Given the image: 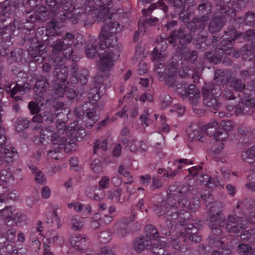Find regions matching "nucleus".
<instances>
[{"mask_svg": "<svg viewBox=\"0 0 255 255\" xmlns=\"http://www.w3.org/2000/svg\"><path fill=\"white\" fill-rule=\"evenodd\" d=\"M122 190L120 188L117 189L114 191H109L108 198L110 200H115L119 203H123L125 200V197L121 198Z\"/></svg>", "mask_w": 255, "mask_h": 255, "instance_id": "ea45409f", "label": "nucleus"}, {"mask_svg": "<svg viewBox=\"0 0 255 255\" xmlns=\"http://www.w3.org/2000/svg\"><path fill=\"white\" fill-rule=\"evenodd\" d=\"M69 17V20H70L73 24H76L81 20H84L85 18L86 17V14L84 12H75L74 11H70Z\"/></svg>", "mask_w": 255, "mask_h": 255, "instance_id": "72a5a7b5", "label": "nucleus"}, {"mask_svg": "<svg viewBox=\"0 0 255 255\" xmlns=\"http://www.w3.org/2000/svg\"><path fill=\"white\" fill-rule=\"evenodd\" d=\"M212 5L211 2H206L200 4L197 7V11L201 16L206 17L208 20L210 19L212 11Z\"/></svg>", "mask_w": 255, "mask_h": 255, "instance_id": "cd10ccee", "label": "nucleus"}, {"mask_svg": "<svg viewBox=\"0 0 255 255\" xmlns=\"http://www.w3.org/2000/svg\"><path fill=\"white\" fill-rule=\"evenodd\" d=\"M241 158L243 161L255 167V145L242 153Z\"/></svg>", "mask_w": 255, "mask_h": 255, "instance_id": "a878e982", "label": "nucleus"}, {"mask_svg": "<svg viewBox=\"0 0 255 255\" xmlns=\"http://www.w3.org/2000/svg\"><path fill=\"white\" fill-rule=\"evenodd\" d=\"M89 75V72L86 69H82L76 76V78L78 81L81 84L83 87L87 82V77Z\"/></svg>", "mask_w": 255, "mask_h": 255, "instance_id": "49530a36", "label": "nucleus"}, {"mask_svg": "<svg viewBox=\"0 0 255 255\" xmlns=\"http://www.w3.org/2000/svg\"><path fill=\"white\" fill-rule=\"evenodd\" d=\"M238 251L243 255H255V251H254V249L249 244H240Z\"/></svg>", "mask_w": 255, "mask_h": 255, "instance_id": "e433bc0d", "label": "nucleus"}, {"mask_svg": "<svg viewBox=\"0 0 255 255\" xmlns=\"http://www.w3.org/2000/svg\"><path fill=\"white\" fill-rule=\"evenodd\" d=\"M133 248L137 253H141L144 249L151 248V242L143 236L136 238L133 242Z\"/></svg>", "mask_w": 255, "mask_h": 255, "instance_id": "5701e85b", "label": "nucleus"}, {"mask_svg": "<svg viewBox=\"0 0 255 255\" xmlns=\"http://www.w3.org/2000/svg\"><path fill=\"white\" fill-rule=\"evenodd\" d=\"M244 25L255 27V13L254 11H249L245 14Z\"/></svg>", "mask_w": 255, "mask_h": 255, "instance_id": "4c0bfd02", "label": "nucleus"}, {"mask_svg": "<svg viewBox=\"0 0 255 255\" xmlns=\"http://www.w3.org/2000/svg\"><path fill=\"white\" fill-rule=\"evenodd\" d=\"M48 12L45 6H40L36 11L27 10L24 14L26 22H34L35 21H44L48 17Z\"/></svg>", "mask_w": 255, "mask_h": 255, "instance_id": "2eb2a0df", "label": "nucleus"}, {"mask_svg": "<svg viewBox=\"0 0 255 255\" xmlns=\"http://www.w3.org/2000/svg\"><path fill=\"white\" fill-rule=\"evenodd\" d=\"M242 203L239 201L237 205L234 210V216L236 218L242 220L247 218L246 214L242 211V209L241 208Z\"/></svg>", "mask_w": 255, "mask_h": 255, "instance_id": "8fccbe9b", "label": "nucleus"}, {"mask_svg": "<svg viewBox=\"0 0 255 255\" xmlns=\"http://www.w3.org/2000/svg\"><path fill=\"white\" fill-rule=\"evenodd\" d=\"M169 38L171 39L168 41L171 44L178 41L179 43L183 47L190 43L192 39L191 35L187 33L184 27H180L178 29L172 31Z\"/></svg>", "mask_w": 255, "mask_h": 255, "instance_id": "9d476101", "label": "nucleus"}, {"mask_svg": "<svg viewBox=\"0 0 255 255\" xmlns=\"http://www.w3.org/2000/svg\"><path fill=\"white\" fill-rule=\"evenodd\" d=\"M26 39L27 40L29 45L28 48L29 54L33 57L35 61L38 60L36 57L38 56H41L45 53L46 45L43 42L38 41L34 37L25 36L23 39L24 42Z\"/></svg>", "mask_w": 255, "mask_h": 255, "instance_id": "0eeeda50", "label": "nucleus"}, {"mask_svg": "<svg viewBox=\"0 0 255 255\" xmlns=\"http://www.w3.org/2000/svg\"><path fill=\"white\" fill-rule=\"evenodd\" d=\"M219 128L218 123L216 121H213L206 126L205 131L206 134L209 136H214V137H215V134H216Z\"/></svg>", "mask_w": 255, "mask_h": 255, "instance_id": "c9c22d12", "label": "nucleus"}, {"mask_svg": "<svg viewBox=\"0 0 255 255\" xmlns=\"http://www.w3.org/2000/svg\"><path fill=\"white\" fill-rule=\"evenodd\" d=\"M48 38L46 40L48 45L52 48V53L54 55H57L62 53L66 59H70L73 57V49H70L67 47L61 39H56L51 30H48L46 32Z\"/></svg>", "mask_w": 255, "mask_h": 255, "instance_id": "39448f33", "label": "nucleus"}, {"mask_svg": "<svg viewBox=\"0 0 255 255\" xmlns=\"http://www.w3.org/2000/svg\"><path fill=\"white\" fill-rule=\"evenodd\" d=\"M221 93L219 86L213 84L206 85L202 89L204 105L213 111H218L221 106L218 96Z\"/></svg>", "mask_w": 255, "mask_h": 255, "instance_id": "20e7f679", "label": "nucleus"}, {"mask_svg": "<svg viewBox=\"0 0 255 255\" xmlns=\"http://www.w3.org/2000/svg\"><path fill=\"white\" fill-rule=\"evenodd\" d=\"M112 239V233L108 230L102 232L100 236V241L103 243L109 242Z\"/></svg>", "mask_w": 255, "mask_h": 255, "instance_id": "052dcab7", "label": "nucleus"}, {"mask_svg": "<svg viewBox=\"0 0 255 255\" xmlns=\"http://www.w3.org/2000/svg\"><path fill=\"white\" fill-rule=\"evenodd\" d=\"M47 6L51 12L54 14L52 20V25L49 28L54 34L59 35V27L57 23L64 22L69 19L70 11V8L72 6L71 0H49L46 1Z\"/></svg>", "mask_w": 255, "mask_h": 255, "instance_id": "f03ea898", "label": "nucleus"}, {"mask_svg": "<svg viewBox=\"0 0 255 255\" xmlns=\"http://www.w3.org/2000/svg\"><path fill=\"white\" fill-rule=\"evenodd\" d=\"M190 13L187 11L183 10L179 13V19L180 21L184 23L189 22L190 21Z\"/></svg>", "mask_w": 255, "mask_h": 255, "instance_id": "338daca9", "label": "nucleus"}, {"mask_svg": "<svg viewBox=\"0 0 255 255\" xmlns=\"http://www.w3.org/2000/svg\"><path fill=\"white\" fill-rule=\"evenodd\" d=\"M88 99L89 102L75 108L74 114L78 119L84 120L87 128H91L99 120L98 116L96 115V110L98 107L96 102L100 100V97L96 89L90 90Z\"/></svg>", "mask_w": 255, "mask_h": 255, "instance_id": "f257e3e1", "label": "nucleus"}, {"mask_svg": "<svg viewBox=\"0 0 255 255\" xmlns=\"http://www.w3.org/2000/svg\"><path fill=\"white\" fill-rule=\"evenodd\" d=\"M222 204L219 202L213 203L208 212L209 221L220 227H224L226 224L225 217L221 213Z\"/></svg>", "mask_w": 255, "mask_h": 255, "instance_id": "1a4fd4ad", "label": "nucleus"}, {"mask_svg": "<svg viewBox=\"0 0 255 255\" xmlns=\"http://www.w3.org/2000/svg\"><path fill=\"white\" fill-rule=\"evenodd\" d=\"M209 243L213 247L223 249L225 247L224 242L221 240L220 238L214 236L209 237Z\"/></svg>", "mask_w": 255, "mask_h": 255, "instance_id": "a18cd8bd", "label": "nucleus"}, {"mask_svg": "<svg viewBox=\"0 0 255 255\" xmlns=\"http://www.w3.org/2000/svg\"><path fill=\"white\" fill-rule=\"evenodd\" d=\"M85 50L86 56L89 58H94L96 54L99 56V53L103 51H101L99 42H98L96 40H91L86 45Z\"/></svg>", "mask_w": 255, "mask_h": 255, "instance_id": "4be33fe9", "label": "nucleus"}, {"mask_svg": "<svg viewBox=\"0 0 255 255\" xmlns=\"http://www.w3.org/2000/svg\"><path fill=\"white\" fill-rule=\"evenodd\" d=\"M232 29L233 31H235V35H234L235 38H238L243 36L245 41H251L253 40L255 37V31L254 29H249L245 33L237 32L235 28H232Z\"/></svg>", "mask_w": 255, "mask_h": 255, "instance_id": "473e14b6", "label": "nucleus"}, {"mask_svg": "<svg viewBox=\"0 0 255 255\" xmlns=\"http://www.w3.org/2000/svg\"><path fill=\"white\" fill-rule=\"evenodd\" d=\"M117 56L114 51L109 50L107 48L102 52L99 53L100 58L99 68L102 72L110 71L114 66V59Z\"/></svg>", "mask_w": 255, "mask_h": 255, "instance_id": "9b49d317", "label": "nucleus"}, {"mask_svg": "<svg viewBox=\"0 0 255 255\" xmlns=\"http://www.w3.org/2000/svg\"><path fill=\"white\" fill-rule=\"evenodd\" d=\"M52 143V147L47 152V155L55 159L58 158L54 156V154L59 152L60 150L62 149L64 145L67 142V138L63 134H59L57 132H54L50 138Z\"/></svg>", "mask_w": 255, "mask_h": 255, "instance_id": "f8f14e48", "label": "nucleus"}, {"mask_svg": "<svg viewBox=\"0 0 255 255\" xmlns=\"http://www.w3.org/2000/svg\"><path fill=\"white\" fill-rule=\"evenodd\" d=\"M83 226V223L80 221L79 218L73 217L72 219V228L74 230H80Z\"/></svg>", "mask_w": 255, "mask_h": 255, "instance_id": "e2e57ef3", "label": "nucleus"}, {"mask_svg": "<svg viewBox=\"0 0 255 255\" xmlns=\"http://www.w3.org/2000/svg\"><path fill=\"white\" fill-rule=\"evenodd\" d=\"M62 41H64V43L66 45L68 49H73L72 46L74 44L75 42V35L70 32H67L65 34L62 39Z\"/></svg>", "mask_w": 255, "mask_h": 255, "instance_id": "de8ad7c7", "label": "nucleus"}, {"mask_svg": "<svg viewBox=\"0 0 255 255\" xmlns=\"http://www.w3.org/2000/svg\"><path fill=\"white\" fill-rule=\"evenodd\" d=\"M49 75H40L37 77L35 84L33 88L37 96L42 98L44 94L47 91L49 87Z\"/></svg>", "mask_w": 255, "mask_h": 255, "instance_id": "4468645a", "label": "nucleus"}, {"mask_svg": "<svg viewBox=\"0 0 255 255\" xmlns=\"http://www.w3.org/2000/svg\"><path fill=\"white\" fill-rule=\"evenodd\" d=\"M228 137V133L222 128H219L215 134L214 139L217 141H224Z\"/></svg>", "mask_w": 255, "mask_h": 255, "instance_id": "bf43d9fd", "label": "nucleus"}, {"mask_svg": "<svg viewBox=\"0 0 255 255\" xmlns=\"http://www.w3.org/2000/svg\"><path fill=\"white\" fill-rule=\"evenodd\" d=\"M56 128L57 131L59 133H61L62 134H63L65 131L69 130V128L67 127L65 123L59 120L56 121Z\"/></svg>", "mask_w": 255, "mask_h": 255, "instance_id": "680f3d73", "label": "nucleus"}, {"mask_svg": "<svg viewBox=\"0 0 255 255\" xmlns=\"http://www.w3.org/2000/svg\"><path fill=\"white\" fill-rule=\"evenodd\" d=\"M214 80L217 82H228L229 80V75L226 71L217 69L215 71Z\"/></svg>", "mask_w": 255, "mask_h": 255, "instance_id": "f704fd0d", "label": "nucleus"}, {"mask_svg": "<svg viewBox=\"0 0 255 255\" xmlns=\"http://www.w3.org/2000/svg\"><path fill=\"white\" fill-rule=\"evenodd\" d=\"M61 57H56L53 63L54 64V70L53 71V75L55 80L53 81H59L60 82L66 81V78L68 75L67 68L63 64H56L57 61H61Z\"/></svg>", "mask_w": 255, "mask_h": 255, "instance_id": "a211bd4d", "label": "nucleus"}, {"mask_svg": "<svg viewBox=\"0 0 255 255\" xmlns=\"http://www.w3.org/2000/svg\"><path fill=\"white\" fill-rule=\"evenodd\" d=\"M53 90L55 95L58 97H63L64 94L67 91L68 82L53 81Z\"/></svg>", "mask_w": 255, "mask_h": 255, "instance_id": "393cba45", "label": "nucleus"}, {"mask_svg": "<svg viewBox=\"0 0 255 255\" xmlns=\"http://www.w3.org/2000/svg\"><path fill=\"white\" fill-rule=\"evenodd\" d=\"M54 133L50 127L44 128L40 131V138L44 141L46 140H50V138H51V136Z\"/></svg>", "mask_w": 255, "mask_h": 255, "instance_id": "37998d69", "label": "nucleus"}, {"mask_svg": "<svg viewBox=\"0 0 255 255\" xmlns=\"http://www.w3.org/2000/svg\"><path fill=\"white\" fill-rule=\"evenodd\" d=\"M122 27L117 22H114L111 25H104L101 30L99 36V45L101 48V51L109 48L111 51H118V38L114 35L121 31Z\"/></svg>", "mask_w": 255, "mask_h": 255, "instance_id": "7ed1b4c3", "label": "nucleus"}, {"mask_svg": "<svg viewBox=\"0 0 255 255\" xmlns=\"http://www.w3.org/2000/svg\"><path fill=\"white\" fill-rule=\"evenodd\" d=\"M225 225V229L227 231L238 234L243 230V220L236 218L233 215H229Z\"/></svg>", "mask_w": 255, "mask_h": 255, "instance_id": "dca6fc26", "label": "nucleus"}, {"mask_svg": "<svg viewBox=\"0 0 255 255\" xmlns=\"http://www.w3.org/2000/svg\"><path fill=\"white\" fill-rule=\"evenodd\" d=\"M41 114L43 120H44L46 122L51 124L54 122L55 115L50 109L45 110Z\"/></svg>", "mask_w": 255, "mask_h": 255, "instance_id": "603ef678", "label": "nucleus"}, {"mask_svg": "<svg viewBox=\"0 0 255 255\" xmlns=\"http://www.w3.org/2000/svg\"><path fill=\"white\" fill-rule=\"evenodd\" d=\"M15 28L14 24L10 23L8 25H6L3 28L0 29V43L7 42V45H11L10 40Z\"/></svg>", "mask_w": 255, "mask_h": 255, "instance_id": "412c9836", "label": "nucleus"}, {"mask_svg": "<svg viewBox=\"0 0 255 255\" xmlns=\"http://www.w3.org/2000/svg\"><path fill=\"white\" fill-rule=\"evenodd\" d=\"M0 215L5 218V223L7 226H12L18 221L19 216L17 213L13 214L11 206L1 209Z\"/></svg>", "mask_w": 255, "mask_h": 255, "instance_id": "aec40b11", "label": "nucleus"}, {"mask_svg": "<svg viewBox=\"0 0 255 255\" xmlns=\"http://www.w3.org/2000/svg\"><path fill=\"white\" fill-rule=\"evenodd\" d=\"M160 47H158V46H155L154 48L152 53L153 60L159 61L165 57L166 55L163 53L164 51H160Z\"/></svg>", "mask_w": 255, "mask_h": 255, "instance_id": "09e8293b", "label": "nucleus"}, {"mask_svg": "<svg viewBox=\"0 0 255 255\" xmlns=\"http://www.w3.org/2000/svg\"><path fill=\"white\" fill-rule=\"evenodd\" d=\"M165 76L175 77L177 74V69L174 65H168L166 68Z\"/></svg>", "mask_w": 255, "mask_h": 255, "instance_id": "69168bd1", "label": "nucleus"}, {"mask_svg": "<svg viewBox=\"0 0 255 255\" xmlns=\"http://www.w3.org/2000/svg\"><path fill=\"white\" fill-rule=\"evenodd\" d=\"M110 76L109 72H105L101 73H99L94 78V82L95 85V87L93 89H96L98 90V87L101 85L104 82L105 78H108ZM98 92V90H97ZM99 94V93L98 92Z\"/></svg>", "mask_w": 255, "mask_h": 255, "instance_id": "58836bf2", "label": "nucleus"}, {"mask_svg": "<svg viewBox=\"0 0 255 255\" xmlns=\"http://www.w3.org/2000/svg\"><path fill=\"white\" fill-rule=\"evenodd\" d=\"M28 108L32 115L37 114L40 111L39 104L34 101H31L28 103Z\"/></svg>", "mask_w": 255, "mask_h": 255, "instance_id": "13d9d810", "label": "nucleus"}, {"mask_svg": "<svg viewBox=\"0 0 255 255\" xmlns=\"http://www.w3.org/2000/svg\"><path fill=\"white\" fill-rule=\"evenodd\" d=\"M201 197L207 206H211L213 203L215 202H214L212 195L210 193H208L206 194H202Z\"/></svg>", "mask_w": 255, "mask_h": 255, "instance_id": "774afa93", "label": "nucleus"}, {"mask_svg": "<svg viewBox=\"0 0 255 255\" xmlns=\"http://www.w3.org/2000/svg\"><path fill=\"white\" fill-rule=\"evenodd\" d=\"M215 6L217 8V12L220 13H225L226 15L234 13V9L227 6L225 3V0H213Z\"/></svg>", "mask_w": 255, "mask_h": 255, "instance_id": "bb28decb", "label": "nucleus"}, {"mask_svg": "<svg viewBox=\"0 0 255 255\" xmlns=\"http://www.w3.org/2000/svg\"><path fill=\"white\" fill-rule=\"evenodd\" d=\"M93 154H96L98 153V150L101 148L104 151H106L108 147V143L107 139H104L102 143L99 140H96L93 144Z\"/></svg>", "mask_w": 255, "mask_h": 255, "instance_id": "c03bdc74", "label": "nucleus"}, {"mask_svg": "<svg viewBox=\"0 0 255 255\" xmlns=\"http://www.w3.org/2000/svg\"><path fill=\"white\" fill-rule=\"evenodd\" d=\"M86 238L82 235H74L70 238V243L76 250H79L86 242Z\"/></svg>", "mask_w": 255, "mask_h": 255, "instance_id": "2f4dec72", "label": "nucleus"}, {"mask_svg": "<svg viewBox=\"0 0 255 255\" xmlns=\"http://www.w3.org/2000/svg\"><path fill=\"white\" fill-rule=\"evenodd\" d=\"M186 132L188 134V140L190 141H194L196 136L199 133V130L195 128L193 129L192 126L187 129Z\"/></svg>", "mask_w": 255, "mask_h": 255, "instance_id": "4d7b16f0", "label": "nucleus"}, {"mask_svg": "<svg viewBox=\"0 0 255 255\" xmlns=\"http://www.w3.org/2000/svg\"><path fill=\"white\" fill-rule=\"evenodd\" d=\"M14 7L8 1H4L0 5V18L1 21H4L6 17H8L13 11Z\"/></svg>", "mask_w": 255, "mask_h": 255, "instance_id": "b1692460", "label": "nucleus"}, {"mask_svg": "<svg viewBox=\"0 0 255 255\" xmlns=\"http://www.w3.org/2000/svg\"><path fill=\"white\" fill-rule=\"evenodd\" d=\"M240 202L247 209L251 210L255 209V202L251 199H246L243 201H240Z\"/></svg>", "mask_w": 255, "mask_h": 255, "instance_id": "0e129e2a", "label": "nucleus"}, {"mask_svg": "<svg viewBox=\"0 0 255 255\" xmlns=\"http://www.w3.org/2000/svg\"><path fill=\"white\" fill-rule=\"evenodd\" d=\"M208 39V35L206 32L200 31L196 36L195 41L196 48L204 51L207 49V44L206 41Z\"/></svg>", "mask_w": 255, "mask_h": 255, "instance_id": "c85d7f7f", "label": "nucleus"}, {"mask_svg": "<svg viewBox=\"0 0 255 255\" xmlns=\"http://www.w3.org/2000/svg\"><path fill=\"white\" fill-rule=\"evenodd\" d=\"M209 20L206 16H194L189 22H188L186 27L190 32H195L197 30L204 29Z\"/></svg>", "mask_w": 255, "mask_h": 255, "instance_id": "f3484780", "label": "nucleus"}, {"mask_svg": "<svg viewBox=\"0 0 255 255\" xmlns=\"http://www.w3.org/2000/svg\"><path fill=\"white\" fill-rule=\"evenodd\" d=\"M145 147V145L142 141H138L136 140L133 139L129 143V149L131 152H135L139 148L145 151L146 150Z\"/></svg>", "mask_w": 255, "mask_h": 255, "instance_id": "79ce46f5", "label": "nucleus"}, {"mask_svg": "<svg viewBox=\"0 0 255 255\" xmlns=\"http://www.w3.org/2000/svg\"><path fill=\"white\" fill-rule=\"evenodd\" d=\"M226 14L216 12L212 17L208 25V30L210 33L216 34L219 32L225 25Z\"/></svg>", "mask_w": 255, "mask_h": 255, "instance_id": "ddd939ff", "label": "nucleus"}, {"mask_svg": "<svg viewBox=\"0 0 255 255\" xmlns=\"http://www.w3.org/2000/svg\"><path fill=\"white\" fill-rule=\"evenodd\" d=\"M30 122L26 119L19 118L15 124L16 130L20 132L29 127Z\"/></svg>", "mask_w": 255, "mask_h": 255, "instance_id": "a19ab883", "label": "nucleus"}, {"mask_svg": "<svg viewBox=\"0 0 255 255\" xmlns=\"http://www.w3.org/2000/svg\"><path fill=\"white\" fill-rule=\"evenodd\" d=\"M168 203L169 202H167V201H165L163 200L161 203L160 207L155 205L156 208L154 209L155 213L159 216L164 214L165 213L166 209H167L168 206L169 205Z\"/></svg>", "mask_w": 255, "mask_h": 255, "instance_id": "5fc2aeb1", "label": "nucleus"}, {"mask_svg": "<svg viewBox=\"0 0 255 255\" xmlns=\"http://www.w3.org/2000/svg\"><path fill=\"white\" fill-rule=\"evenodd\" d=\"M182 96L183 98L187 99L194 106H196L200 101L199 90L194 85H190L185 89Z\"/></svg>", "mask_w": 255, "mask_h": 255, "instance_id": "6ab92c4d", "label": "nucleus"}, {"mask_svg": "<svg viewBox=\"0 0 255 255\" xmlns=\"http://www.w3.org/2000/svg\"><path fill=\"white\" fill-rule=\"evenodd\" d=\"M254 106H255V101L254 99H251L246 102L240 103L236 101L234 103H229L227 105V109L229 112H233L236 116H238L250 114V107Z\"/></svg>", "mask_w": 255, "mask_h": 255, "instance_id": "6e6552de", "label": "nucleus"}, {"mask_svg": "<svg viewBox=\"0 0 255 255\" xmlns=\"http://www.w3.org/2000/svg\"><path fill=\"white\" fill-rule=\"evenodd\" d=\"M166 68L164 64L161 63H157L154 65V71L157 74L159 78H162L165 73Z\"/></svg>", "mask_w": 255, "mask_h": 255, "instance_id": "6e6d98bb", "label": "nucleus"}, {"mask_svg": "<svg viewBox=\"0 0 255 255\" xmlns=\"http://www.w3.org/2000/svg\"><path fill=\"white\" fill-rule=\"evenodd\" d=\"M223 98L227 101L226 103V107L229 103H234L237 101V97L233 94V92L230 90H227L224 92Z\"/></svg>", "mask_w": 255, "mask_h": 255, "instance_id": "3c124183", "label": "nucleus"}, {"mask_svg": "<svg viewBox=\"0 0 255 255\" xmlns=\"http://www.w3.org/2000/svg\"><path fill=\"white\" fill-rule=\"evenodd\" d=\"M146 236L145 237L149 241L156 242L159 238V233L157 230L151 225H147L145 227Z\"/></svg>", "mask_w": 255, "mask_h": 255, "instance_id": "7c9ffc66", "label": "nucleus"}, {"mask_svg": "<svg viewBox=\"0 0 255 255\" xmlns=\"http://www.w3.org/2000/svg\"><path fill=\"white\" fill-rule=\"evenodd\" d=\"M111 3V2L108 4L101 3L100 5L90 7L91 8V16L95 20H103L104 22V25H111V24L113 22H112L111 15L109 13L108 8L107 7L110 5Z\"/></svg>", "mask_w": 255, "mask_h": 255, "instance_id": "423d86ee", "label": "nucleus"}, {"mask_svg": "<svg viewBox=\"0 0 255 255\" xmlns=\"http://www.w3.org/2000/svg\"><path fill=\"white\" fill-rule=\"evenodd\" d=\"M228 83L229 87L236 92H242L245 88V81L242 79L230 78Z\"/></svg>", "mask_w": 255, "mask_h": 255, "instance_id": "c756f323", "label": "nucleus"}, {"mask_svg": "<svg viewBox=\"0 0 255 255\" xmlns=\"http://www.w3.org/2000/svg\"><path fill=\"white\" fill-rule=\"evenodd\" d=\"M118 172L120 174L123 175L127 178L128 181L124 182V185L130 184L132 182L131 175L128 171L125 170V167L123 165H121L119 167Z\"/></svg>", "mask_w": 255, "mask_h": 255, "instance_id": "864d4df0", "label": "nucleus"}]
</instances>
